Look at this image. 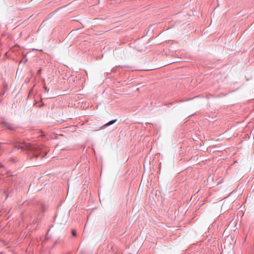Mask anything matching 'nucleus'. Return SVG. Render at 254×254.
Returning a JSON list of instances; mask_svg holds the SVG:
<instances>
[{"label":"nucleus","mask_w":254,"mask_h":254,"mask_svg":"<svg viewBox=\"0 0 254 254\" xmlns=\"http://www.w3.org/2000/svg\"><path fill=\"white\" fill-rule=\"evenodd\" d=\"M15 148L17 149H23L24 148H26L27 149L31 151H37L39 149V147L36 146L34 144L26 143L24 144V145H16L14 146Z\"/></svg>","instance_id":"nucleus-1"},{"label":"nucleus","mask_w":254,"mask_h":254,"mask_svg":"<svg viewBox=\"0 0 254 254\" xmlns=\"http://www.w3.org/2000/svg\"><path fill=\"white\" fill-rule=\"evenodd\" d=\"M72 234L73 236H76V231L75 230H72Z\"/></svg>","instance_id":"nucleus-4"},{"label":"nucleus","mask_w":254,"mask_h":254,"mask_svg":"<svg viewBox=\"0 0 254 254\" xmlns=\"http://www.w3.org/2000/svg\"><path fill=\"white\" fill-rule=\"evenodd\" d=\"M34 156L36 158L38 157V156L37 155H36V154L34 155Z\"/></svg>","instance_id":"nucleus-8"},{"label":"nucleus","mask_w":254,"mask_h":254,"mask_svg":"<svg viewBox=\"0 0 254 254\" xmlns=\"http://www.w3.org/2000/svg\"><path fill=\"white\" fill-rule=\"evenodd\" d=\"M117 119L111 120V121H109V122H108L107 123H106L105 125V126H106V127L109 126L113 124L114 123H115L117 121Z\"/></svg>","instance_id":"nucleus-3"},{"label":"nucleus","mask_w":254,"mask_h":254,"mask_svg":"<svg viewBox=\"0 0 254 254\" xmlns=\"http://www.w3.org/2000/svg\"><path fill=\"white\" fill-rule=\"evenodd\" d=\"M3 127L11 131L16 130L18 128V127L14 124H12L7 122H3Z\"/></svg>","instance_id":"nucleus-2"},{"label":"nucleus","mask_w":254,"mask_h":254,"mask_svg":"<svg viewBox=\"0 0 254 254\" xmlns=\"http://www.w3.org/2000/svg\"><path fill=\"white\" fill-rule=\"evenodd\" d=\"M2 150L1 143L0 142V151Z\"/></svg>","instance_id":"nucleus-6"},{"label":"nucleus","mask_w":254,"mask_h":254,"mask_svg":"<svg viewBox=\"0 0 254 254\" xmlns=\"http://www.w3.org/2000/svg\"><path fill=\"white\" fill-rule=\"evenodd\" d=\"M2 167H3L2 164L1 163H0V168H1Z\"/></svg>","instance_id":"nucleus-7"},{"label":"nucleus","mask_w":254,"mask_h":254,"mask_svg":"<svg viewBox=\"0 0 254 254\" xmlns=\"http://www.w3.org/2000/svg\"><path fill=\"white\" fill-rule=\"evenodd\" d=\"M41 70H42V69H41V68H40V69L38 70V71H37V73H38V74H40L41 73Z\"/></svg>","instance_id":"nucleus-5"}]
</instances>
